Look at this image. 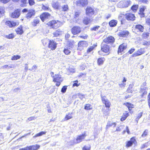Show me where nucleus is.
<instances>
[{"label":"nucleus","instance_id":"nucleus-58","mask_svg":"<svg viewBox=\"0 0 150 150\" xmlns=\"http://www.w3.org/2000/svg\"><path fill=\"white\" fill-rule=\"evenodd\" d=\"M42 8L44 11L48 10L50 9L48 6H47L44 5H42Z\"/></svg>","mask_w":150,"mask_h":150},{"label":"nucleus","instance_id":"nucleus-63","mask_svg":"<svg viewBox=\"0 0 150 150\" xmlns=\"http://www.w3.org/2000/svg\"><path fill=\"white\" fill-rule=\"evenodd\" d=\"M100 27L99 26H96L95 27H93L91 28V30L96 31Z\"/></svg>","mask_w":150,"mask_h":150},{"label":"nucleus","instance_id":"nucleus-45","mask_svg":"<svg viewBox=\"0 0 150 150\" xmlns=\"http://www.w3.org/2000/svg\"><path fill=\"white\" fill-rule=\"evenodd\" d=\"M62 11H67L69 10V7L66 4L62 6Z\"/></svg>","mask_w":150,"mask_h":150},{"label":"nucleus","instance_id":"nucleus-28","mask_svg":"<svg viewBox=\"0 0 150 150\" xmlns=\"http://www.w3.org/2000/svg\"><path fill=\"white\" fill-rule=\"evenodd\" d=\"M129 33V32L127 30H123L120 32L118 35L120 37H126L128 35Z\"/></svg>","mask_w":150,"mask_h":150},{"label":"nucleus","instance_id":"nucleus-25","mask_svg":"<svg viewBox=\"0 0 150 150\" xmlns=\"http://www.w3.org/2000/svg\"><path fill=\"white\" fill-rule=\"evenodd\" d=\"M40 147L39 145L36 144L26 147V150H37Z\"/></svg>","mask_w":150,"mask_h":150},{"label":"nucleus","instance_id":"nucleus-44","mask_svg":"<svg viewBox=\"0 0 150 150\" xmlns=\"http://www.w3.org/2000/svg\"><path fill=\"white\" fill-rule=\"evenodd\" d=\"M143 115V112H141L139 113L137 116L135 121L137 123L138 122L139 120L141 117Z\"/></svg>","mask_w":150,"mask_h":150},{"label":"nucleus","instance_id":"nucleus-29","mask_svg":"<svg viewBox=\"0 0 150 150\" xmlns=\"http://www.w3.org/2000/svg\"><path fill=\"white\" fill-rule=\"evenodd\" d=\"M117 20L112 19L109 21L108 23V24L110 27H114L117 25Z\"/></svg>","mask_w":150,"mask_h":150},{"label":"nucleus","instance_id":"nucleus-60","mask_svg":"<svg viewBox=\"0 0 150 150\" xmlns=\"http://www.w3.org/2000/svg\"><path fill=\"white\" fill-rule=\"evenodd\" d=\"M48 41L47 39H44L42 40V43L44 46L47 45L48 42Z\"/></svg>","mask_w":150,"mask_h":150},{"label":"nucleus","instance_id":"nucleus-24","mask_svg":"<svg viewBox=\"0 0 150 150\" xmlns=\"http://www.w3.org/2000/svg\"><path fill=\"white\" fill-rule=\"evenodd\" d=\"M146 9V7L144 6H142L139 8L138 14L140 17L143 18L145 16L144 11Z\"/></svg>","mask_w":150,"mask_h":150},{"label":"nucleus","instance_id":"nucleus-5","mask_svg":"<svg viewBox=\"0 0 150 150\" xmlns=\"http://www.w3.org/2000/svg\"><path fill=\"white\" fill-rule=\"evenodd\" d=\"M125 19L128 21H133L135 20L136 17L135 14L132 12L128 11L125 14Z\"/></svg>","mask_w":150,"mask_h":150},{"label":"nucleus","instance_id":"nucleus-8","mask_svg":"<svg viewBox=\"0 0 150 150\" xmlns=\"http://www.w3.org/2000/svg\"><path fill=\"white\" fill-rule=\"evenodd\" d=\"M95 13L94 8L91 6H88L85 9L86 15L89 17H92V16L95 15Z\"/></svg>","mask_w":150,"mask_h":150},{"label":"nucleus","instance_id":"nucleus-39","mask_svg":"<svg viewBox=\"0 0 150 150\" xmlns=\"http://www.w3.org/2000/svg\"><path fill=\"white\" fill-rule=\"evenodd\" d=\"M93 107L92 106L89 104L87 103L85 104L84 109L86 110H92Z\"/></svg>","mask_w":150,"mask_h":150},{"label":"nucleus","instance_id":"nucleus-23","mask_svg":"<svg viewBox=\"0 0 150 150\" xmlns=\"http://www.w3.org/2000/svg\"><path fill=\"white\" fill-rule=\"evenodd\" d=\"M76 5L77 6L81 5L83 7L85 6L88 4V0H79L76 2Z\"/></svg>","mask_w":150,"mask_h":150},{"label":"nucleus","instance_id":"nucleus-48","mask_svg":"<svg viewBox=\"0 0 150 150\" xmlns=\"http://www.w3.org/2000/svg\"><path fill=\"white\" fill-rule=\"evenodd\" d=\"M5 12L4 8L2 6H0V16H3Z\"/></svg>","mask_w":150,"mask_h":150},{"label":"nucleus","instance_id":"nucleus-62","mask_svg":"<svg viewBox=\"0 0 150 150\" xmlns=\"http://www.w3.org/2000/svg\"><path fill=\"white\" fill-rule=\"evenodd\" d=\"M148 146V142L146 143L142 144L141 146V149H143L147 147Z\"/></svg>","mask_w":150,"mask_h":150},{"label":"nucleus","instance_id":"nucleus-30","mask_svg":"<svg viewBox=\"0 0 150 150\" xmlns=\"http://www.w3.org/2000/svg\"><path fill=\"white\" fill-rule=\"evenodd\" d=\"M129 113L128 111H125V112L123 113L120 119L121 121L122 122L125 120L129 116Z\"/></svg>","mask_w":150,"mask_h":150},{"label":"nucleus","instance_id":"nucleus-7","mask_svg":"<svg viewBox=\"0 0 150 150\" xmlns=\"http://www.w3.org/2000/svg\"><path fill=\"white\" fill-rule=\"evenodd\" d=\"M137 143L135 137H131L129 140L127 141L125 143V147L129 148L131 147L133 144H136Z\"/></svg>","mask_w":150,"mask_h":150},{"label":"nucleus","instance_id":"nucleus-1","mask_svg":"<svg viewBox=\"0 0 150 150\" xmlns=\"http://www.w3.org/2000/svg\"><path fill=\"white\" fill-rule=\"evenodd\" d=\"M101 99L103 103L105 105V107L107 108V110L103 111V113L106 115H108L109 114V112L110 111L109 108L111 105V103L106 98L105 96H101Z\"/></svg>","mask_w":150,"mask_h":150},{"label":"nucleus","instance_id":"nucleus-16","mask_svg":"<svg viewBox=\"0 0 150 150\" xmlns=\"http://www.w3.org/2000/svg\"><path fill=\"white\" fill-rule=\"evenodd\" d=\"M35 13L36 11L34 9H30L26 14L25 17L28 19L31 18L32 17L35 16Z\"/></svg>","mask_w":150,"mask_h":150},{"label":"nucleus","instance_id":"nucleus-38","mask_svg":"<svg viewBox=\"0 0 150 150\" xmlns=\"http://www.w3.org/2000/svg\"><path fill=\"white\" fill-rule=\"evenodd\" d=\"M96 45H94L92 46H91L89 47L86 50V52L87 54H88L89 53L91 52V51H93V50L94 49L95 47L97 46Z\"/></svg>","mask_w":150,"mask_h":150},{"label":"nucleus","instance_id":"nucleus-4","mask_svg":"<svg viewBox=\"0 0 150 150\" xmlns=\"http://www.w3.org/2000/svg\"><path fill=\"white\" fill-rule=\"evenodd\" d=\"M53 81L56 83V86L59 87L63 81V79L61 75L59 74H55L52 76Z\"/></svg>","mask_w":150,"mask_h":150},{"label":"nucleus","instance_id":"nucleus-17","mask_svg":"<svg viewBox=\"0 0 150 150\" xmlns=\"http://www.w3.org/2000/svg\"><path fill=\"white\" fill-rule=\"evenodd\" d=\"M123 105H125L128 109L129 112L131 114L133 113L132 109L134 107V105L131 103L127 102L123 103Z\"/></svg>","mask_w":150,"mask_h":150},{"label":"nucleus","instance_id":"nucleus-12","mask_svg":"<svg viewBox=\"0 0 150 150\" xmlns=\"http://www.w3.org/2000/svg\"><path fill=\"white\" fill-rule=\"evenodd\" d=\"M148 88L147 87H143L141 86L140 88L139 93L141 98H143L146 97L147 94Z\"/></svg>","mask_w":150,"mask_h":150},{"label":"nucleus","instance_id":"nucleus-46","mask_svg":"<svg viewBox=\"0 0 150 150\" xmlns=\"http://www.w3.org/2000/svg\"><path fill=\"white\" fill-rule=\"evenodd\" d=\"M88 36V35L87 34H84V35H83L82 34H81V35H80L79 36V37L83 39H87Z\"/></svg>","mask_w":150,"mask_h":150},{"label":"nucleus","instance_id":"nucleus-61","mask_svg":"<svg viewBox=\"0 0 150 150\" xmlns=\"http://www.w3.org/2000/svg\"><path fill=\"white\" fill-rule=\"evenodd\" d=\"M78 96L79 98L81 99H82L83 98H85V95L81 93H79L78 94Z\"/></svg>","mask_w":150,"mask_h":150},{"label":"nucleus","instance_id":"nucleus-53","mask_svg":"<svg viewBox=\"0 0 150 150\" xmlns=\"http://www.w3.org/2000/svg\"><path fill=\"white\" fill-rule=\"evenodd\" d=\"M91 149V146L89 145L88 146L85 145L83 146L82 148V150H90Z\"/></svg>","mask_w":150,"mask_h":150},{"label":"nucleus","instance_id":"nucleus-26","mask_svg":"<svg viewBox=\"0 0 150 150\" xmlns=\"http://www.w3.org/2000/svg\"><path fill=\"white\" fill-rule=\"evenodd\" d=\"M15 31L16 34L18 35H21L24 33V30H23V27L21 25L18 27Z\"/></svg>","mask_w":150,"mask_h":150},{"label":"nucleus","instance_id":"nucleus-40","mask_svg":"<svg viewBox=\"0 0 150 150\" xmlns=\"http://www.w3.org/2000/svg\"><path fill=\"white\" fill-rule=\"evenodd\" d=\"M125 16V14L123 13H120L118 17V19L120 20L121 24L125 21V19L124 18V16Z\"/></svg>","mask_w":150,"mask_h":150},{"label":"nucleus","instance_id":"nucleus-11","mask_svg":"<svg viewBox=\"0 0 150 150\" xmlns=\"http://www.w3.org/2000/svg\"><path fill=\"white\" fill-rule=\"evenodd\" d=\"M115 38L112 36H109L104 39L102 42L106 44H112L115 42Z\"/></svg>","mask_w":150,"mask_h":150},{"label":"nucleus","instance_id":"nucleus-3","mask_svg":"<svg viewBox=\"0 0 150 150\" xmlns=\"http://www.w3.org/2000/svg\"><path fill=\"white\" fill-rule=\"evenodd\" d=\"M46 24L50 28L55 29L61 26V23L58 20H52L49 21Z\"/></svg>","mask_w":150,"mask_h":150},{"label":"nucleus","instance_id":"nucleus-43","mask_svg":"<svg viewBox=\"0 0 150 150\" xmlns=\"http://www.w3.org/2000/svg\"><path fill=\"white\" fill-rule=\"evenodd\" d=\"M72 118V114L70 113H68L66 115L64 118V121H66Z\"/></svg>","mask_w":150,"mask_h":150},{"label":"nucleus","instance_id":"nucleus-35","mask_svg":"<svg viewBox=\"0 0 150 150\" xmlns=\"http://www.w3.org/2000/svg\"><path fill=\"white\" fill-rule=\"evenodd\" d=\"M75 43V42L73 40L68 41L67 42V45L69 49H70L71 48H72Z\"/></svg>","mask_w":150,"mask_h":150},{"label":"nucleus","instance_id":"nucleus-32","mask_svg":"<svg viewBox=\"0 0 150 150\" xmlns=\"http://www.w3.org/2000/svg\"><path fill=\"white\" fill-rule=\"evenodd\" d=\"M144 30V27L140 24H137L135 25L134 30H138L140 32H143Z\"/></svg>","mask_w":150,"mask_h":150},{"label":"nucleus","instance_id":"nucleus-22","mask_svg":"<svg viewBox=\"0 0 150 150\" xmlns=\"http://www.w3.org/2000/svg\"><path fill=\"white\" fill-rule=\"evenodd\" d=\"M57 44L53 40H49L48 44V47L51 50H54L57 47Z\"/></svg>","mask_w":150,"mask_h":150},{"label":"nucleus","instance_id":"nucleus-6","mask_svg":"<svg viewBox=\"0 0 150 150\" xmlns=\"http://www.w3.org/2000/svg\"><path fill=\"white\" fill-rule=\"evenodd\" d=\"M127 47V43L123 42L120 44L118 47L117 50L118 54H122L125 52L124 51Z\"/></svg>","mask_w":150,"mask_h":150},{"label":"nucleus","instance_id":"nucleus-31","mask_svg":"<svg viewBox=\"0 0 150 150\" xmlns=\"http://www.w3.org/2000/svg\"><path fill=\"white\" fill-rule=\"evenodd\" d=\"M105 61V58L104 57H100L98 58L97 64L98 66L103 65Z\"/></svg>","mask_w":150,"mask_h":150},{"label":"nucleus","instance_id":"nucleus-56","mask_svg":"<svg viewBox=\"0 0 150 150\" xmlns=\"http://www.w3.org/2000/svg\"><path fill=\"white\" fill-rule=\"evenodd\" d=\"M67 86H63L61 89V92L63 93H65L66 92V90L67 89Z\"/></svg>","mask_w":150,"mask_h":150},{"label":"nucleus","instance_id":"nucleus-42","mask_svg":"<svg viewBox=\"0 0 150 150\" xmlns=\"http://www.w3.org/2000/svg\"><path fill=\"white\" fill-rule=\"evenodd\" d=\"M46 132L45 131H41L35 134L33 137V138H35L41 136L42 135L46 134Z\"/></svg>","mask_w":150,"mask_h":150},{"label":"nucleus","instance_id":"nucleus-9","mask_svg":"<svg viewBox=\"0 0 150 150\" xmlns=\"http://www.w3.org/2000/svg\"><path fill=\"white\" fill-rule=\"evenodd\" d=\"M88 45L87 41L85 40H81L77 44V50L81 51L85 47H86Z\"/></svg>","mask_w":150,"mask_h":150},{"label":"nucleus","instance_id":"nucleus-54","mask_svg":"<svg viewBox=\"0 0 150 150\" xmlns=\"http://www.w3.org/2000/svg\"><path fill=\"white\" fill-rule=\"evenodd\" d=\"M148 134V130L147 129H145L141 135L142 137H145Z\"/></svg>","mask_w":150,"mask_h":150},{"label":"nucleus","instance_id":"nucleus-59","mask_svg":"<svg viewBox=\"0 0 150 150\" xmlns=\"http://www.w3.org/2000/svg\"><path fill=\"white\" fill-rule=\"evenodd\" d=\"M80 12L78 11H76L75 12L74 18H76L78 17L80 15Z\"/></svg>","mask_w":150,"mask_h":150},{"label":"nucleus","instance_id":"nucleus-64","mask_svg":"<svg viewBox=\"0 0 150 150\" xmlns=\"http://www.w3.org/2000/svg\"><path fill=\"white\" fill-rule=\"evenodd\" d=\"M135 50V49L133 47L130 49L128 51V53L129 54H132Z\"/></svg>","mask_w":150,"mask_h":150},{"label":"nucleus","instance_id":"nucleus-37","mask_svg":"<svg viewBox=\"0 0 150 150\" xmlns=\"http://www.w3.org/2000/svg\"><path fill=\"white\" fill-rule=\"evenodd\" d=\"M127 79L125 77L123 78V79L122 81V83L119 84V86L121 88H124L126 86V83L125 82L126 81Z\"/></svg>","mask_w":150,"mask_h":150},{"label":"nucleus","instance_id":"nucleus-50","mask_svg":"<svg viewBox=\"0 0 150 150\" xmlns=\"http://www.w3.org/2000/svg\"><path fill=\"white\" fill-rule=\"evenodd\" d=\"M15 37V35L13 33L9 34L8 35L6 36V38L8 39H12Z\"/></svg>","mask_w":150,"mask_h":150},{"label":"nucleus","instance_id":"nucleus-52","mask_svg":"<svg viewBox=\"0 0 150 150\" xmlns=\"http://www.w3.org/2000/svg\"><path fill=\"white\" fill-rule=\"evenodd\" d=\"M65 54L68 55L71 53V51L68 49V48H64L63 50Z\"/></svg>","mask_w":150,"mask_h":150},{"label":"nucleus","instance_id":"nucleus-27","mask_svg":"<svg viewBox=\"0 0 150 150\" xmlns=\"http://www.w3.org/2000/svg\"><path fill=\"white\" fill-rule=\"evenodd\" d=\"M93 18V17H89V18L88 17H85L83 20V23L85 25H88L93 20L92 19Z\"/></svg>","mask_w":150,"mask_h":150},{"label":"nucleus","instance_id":"nucleus-21","mask_svg":"<svg viewBox=\"0 0 150 150\" xmlns=\"http://www.w3.org/2000/svg\"><path fill=\"white\" fill-rule=\"evenodd\" d=\"M145 52L144 48H141L138 50L136 52L133 53L132 56V57H136L144 54Z\"/></svg>","mask_w":150,"mask_h":150},{"label":"nucleus","instance_id":"nucleus-51","mask_svg":"<svg viewBox=\"0 0 150 150\" xmlns=\"http://www.w3.org/2000/svg\"><path fill=\"white\" fill-rule=\"evenodd\" d=\"M73 83L72 86L73 87L75 86L78 87L80 85V83H78V81L77 80L74 81Z\"/></svg>","mask_w":150,"mask_h":150},{"label":"nucleus","instance_id":"nucleus-2","mask_svg":"<svg viewBox=\"0 0 150 150\" xmlns=\"http://www.w3.org/2000/svg\"><path fill=\"white\" fill-rule=\"evenodd\" d=\"M101 52L107 55L109 54L110 53V48L109 45L102 42L100 45V50L98 51V53L99 55H102Z\"/></svg>","mask_w":150,"mask_h":150},{"label":"nucleus","instance_id":"nucleus-55","mask_svg":"<svg viewBox=\"0 0 150 150\" xmlns=\"http://www.w3.org/2000/svg\"><path fill=\"white\" fill-rule=\"evenodd\" d=\"M147 98L148 105L149 108H150V91L148 93Z\"/></svg>","mask_w":150,"mask_h":150},{"label":"nucleus","instance_id":"nucleus-20","mask_svg":"<svg viewBox=\"0 0 150 150\" xmlns=\"http://www.w3.org/2000/svg\"><path fill=\"white\" fill-rule=\"evenodd\" d=\"M120 4L122 8H127L131 5L132 1L129 0H124L120 2Z\"/></svg>","mask_w":150,"mask_h":150},{"label":"nucleus","instance_id":"nucleus-15","mask_svg":"<svg viewBox=\"0 0 150 150\" xmlns=\"http://www.w3.org/2000/svg\"><path fill=\"white\" fill-rule=\"evenodd\" d=\"M87 135L86 132H84L83 134L78 135L75 139L76 142H74L73 144H78L82 142L85 138Z\"/></svg>","mask_w":150,"mask_h":150},{"label":"nucleus","instance_id":"nucleus-49","mask_svg":"<svg viewBox=\"0 0 150 150\" xmlns=\"http://www.w3.org/2000/svg\"><path fill=\"white\" fill-rule=\"evenodd\" d=\"M21 57L19 55H13L11 58V60H15L20 59Z\"/></svg>","mask_w":150,"mask_h":150},{"label":"nucleus","instance_id":"nucleus-47","mask_svg":"<svg viewBox=\"0 0 150 150\" xmlns=\"http://www.w3.org/2000/svg\"><path fill=\"white\" fill-rule=\"evenodd\" d=\"M52 7L54 9H58L59 7V4L57 2H54L52 4Z\"/></svg>","mask_w":150,"mask_h":150},{"label":"nucleus","instance_id":"nucleus-10","mask_svg":"<svg viewBox=\"0 0 150 150\" xmlns=\"http://www.w3.org/2000/svg\"><path fill=\"white\" fill-rule=\"evenodd\" d=\"M81 31V28L79 26L75 25L73 26L71 29L72 34L74 35L80 33Z\"/></svg>","mask_w":150,"mask_h":150},{"label":"nucleus","instance_id":"nucleus-41","mask_svg":"<svg viewBox=\"0 0 150 150\" xmlns=\"http://www.w3.org/2000/svg\"><path fill=\"white\" fill-rule=\"evenodd\" d=\"M149 35V33L148 32H144L141 35V37L143 39L148 38Z\"/></svg>","mask_w":150,"mask_h":150},{"label":"nucleus","instance_id":"nucleus-36","mask_svg":"<svg viewBox=\"0 0 150 150\" xmlns=\"http://www.w3.org/2000/svg\"><path fill=\"white\" fill-rule=\"evenodd\" d=\"M139 8L138 4H134L130 8V9L134 13H136L137 11Z\"/></svg>","mask_w":150,"mask_h":150},{"label":"nucleus","instance_id":"nucleus-19","mask_svg":"<svg viewBox=\"0 0 150 150\" xmlns=\"http://www.w3.org/2000/svg\"><path fill=\"white\" fill-rule=\"evenodd\" d=\"M40 21L38 16L35 17L31 22V25L33 27H36L39 25Z\"/></svg>","mask_w":150,"mask_h":150},{"label":"nucleus","instance_id":"nucleus-14","mask_svg":"<svg viewBox=\"0 0 150 150\" xmlns=\"http://www.w3.org/2000/svg\"><path fill=\"white\" fill-rule=\"evenodd\" d=\"M21 9L19 8L15 9L10 14V17L13 18H17L21 15Z\"/></svg>","mask_w":150,"mask_h":150},{"label":"nucleus","instance_id":"nucleus-13","mask_svg":"<svg viewBox=\"0 0 150 150\" xmlns=\"http://www.w3.org/2000/svg\"><path fill=\"white\" fill-rule=\"evenodd\" d=\"M19 22L7 20L5 23V25L9 28H14L18 25Z\"/></svg>","mask_w":150,"mask_h":150},{"label":"nucleus","instance_id":"nucleus-33","mask_svg":"<svg viewBox=\"0 0 150 150\" xmlns=\"http://www.w3.org/2000/svg\"><path fill=\"white\" fill-rule=\"evenodd\" d=\"M62 31L59 29L56 30L55 32L53 33V37H57L61 35L62 33Z\"/></svg>","mask_w":150,"mask_h":150},{"label":"nucleus","instance_id":"nucleus-57","mask_svg":"<svg viewBox=\"0 0 150 150\" xmlns=\"http://www.w3.org/2000/svg\"><path fill=\"white\" fill-rule=\"evenodd\" d=\"M28 2L30 6H32L35 4L34 0H28Z\"/></svg>","mask_w":150,"mask_h":150},{"label":"nucleus","instance_id":"nucleus-18","mask_svg":"<svg viewBox=\"0 0 150 150\" xmlns=\"http://www.w3.org/2000/svg\"><path fill=\"white\" fill-rule=\"evenodd\" d=\"M51 14L47 12L42 13L40 16V18L42 22H44L46 19L48 18L51 16Z\"/></svg>","mask_w":150,"mask_h":150},{"label":"nucleus","instance_id":"nucleus-34","mask_svg":"<svg viewBox=\"0 0 150 150\" xmlns=\"http://www.w3.org/2000/svg\"><path fill=\"white\" fill-rule=\"evenodd\" d=\"M134 84L133 83L129 84L127 89L126 92L128 93H132L134 91Z\"/></svg>","mask_w":150,"mask_h":150}]
</instances>
